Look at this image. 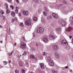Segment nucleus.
<instances>
[{"label": "nucleus", "instance_id": "1", "mask_svg": "<svg viewBox=\"0 0 73 73\" xmlns=\"http://www.w3.org/2000/svg\"><path fill=\"white\" fill-rule=\"evenodd\" d=\"M35 30L37 32L40 34H43L44 32V29L41 27H38Z\"/></svg>", "mask_w": 73, "mask_h": 73}, {"label": "nucleus", "instance_id": "2", "mask_svg": "<svg viewBox=\"0 0 73 73\" xmlns=\"http://www.w3.org/2000/svg\"><path fill=\"white\" fill-rule=\"evenodd\" d=\"M47 61L51 66H54L53 61L51 59L50 57H49L48 58Z\"/></svg>", "mask_w": 73, "mask_h": 73}, {"label": "nucleus", "instance_id": "3", "mask_svg": "<svg viewBox=\"0 0 73 73\" xmlns=\"http://www.w3.org/2000/svg\"><path fill=\"white\" fill-rule=\"evenodd\" d=\"M21 48L23 49H24L26 48V44L25 43L23 42H21L20 44Z\"/></svg>", "mask_w": 73, "mask_h": 73}, {"label": "nucleus", "instance_id": "4", "mask_svg": "<svg viewBox=\"0 0 73 73\" xmlns=\"http://www.w3.org/2000/svg\"><path fill=\"white\" fill-rule=\"evenodd\" d=\"M31 20L29 19L28 20H26L25 21V24L27 25H31L32 24L31 23Z\"/></svg>", "mask_w": 73, "mask_h": 73}, {"label": "nucleus", "instance_id": "5", "mask_svg": "<svg viewBox=\"0 0 73 73\" xmlns=\"http://www.w3.org/2000/svg\"><path fill=\"white\" fill-rule=\"evenodd\" d=\"M58 49V46L56 45H55L53 46V50L54 51H56Z\"/></svg>", "mask_w": 73, "mask_h": 73}, {"label": "nucleus", "instance_id": "6", "mask_svg": "<svg viewBox=\"0 0 73 73\" xmlns=\"http://www.w3.org/2000/svg\"><path fill=\"white\" fill-rule=\"evenodd\" d=\"M61 44H65V45H68L67 41L65 40H62L61 42Z\"/></svg>", "mask_w": 73, "mask_h": 73}, {"label": "nucleus", "instance_id": "7", "mask_svg": "<svg viewBox=\"0 0 73 73\" xmlns=\"http://www.w3.org/2000/svg\"><path fill=\"white\" fill-rule=\"evenodd\" d=\"M23 14L25 16H28V11L24 10L23 11Z\"/></svg>", "mask_w": 73, "mask_h": 73}, {"label": "nucleus", "instance_id": "8", "mask_svg": "<svg viewBox=\"0 0 73 73\" xmlns=\"http://www.w3.org/2000/svg\"><path fill=\"white\" fill-rule=\"evenodd\" d=\"M54 55L55 57H56V58H60L59 55L58 54V53L56 52H55Z\"/></svg>", "mask_w": 73, "mask_h": 73}, {"label": "nucleus", "instance_id": "9", "mask_svg": "<svg viewBox=\"0 0 73 73\" xmlns=\"http://www.w3.org/2000/svg\"><path fill=\"white\" fill-rule=\"evenodd\" d=\"M52 15L53 16V17L55 19H57L58 16L57 15H56L54 13H52Z\"/></svg>", "mask_w": 73, "mask_h": 73}, {"label": "nucleus", "instance_id": "10", "mask_svg": "<svg viewBox=\"0 0 73 73\" xmlns=\"http://www.w3.org/2000/svg\"><path fill=\"white\" fill-rule=\"evenodd\" d=\"M61 24H62L63 27H65V25L66 24V22L64 21H62L61 22Z\"/></svg>", "mask_w": 73, "mask_h": 73}, {"label": "nucleus", "instance_id": "11", "mask_svg": "<svg viewBox=\"0 0 73 73\" xmlns=\"http://www.w3.org/2000/svg\"><path fill=\"white\" fill-rule=\"evenodd\" d=\"M43 40L44 42H46L48 41V38H47L44 37L43 38Z\"/></svg>", "mask_w": 73, "mask_h": 73}, {"label": "nucleus", "instance_id": "12", "mask_svg": "<svg viewBox=\"0 0 73 73\" xmlns=\"http://www.w3.org/2000/svg\"><path fill=\"white\" fill-rule=\"evenodd\" d=\"M11 15H12V16H13V17H15V13L14 12L12 11L11 12Z\"/></svg>", "mask_w": 73, "mask_h": 73}, {"label": "nucleus", "instance_id": "13", "mask_svg": "<svg viewBox=\"0 0 73 73\" xmlns=\"http://www.w3.org/2000/svg\"><path fill=\"white\" fill-rule=\"evenodd\" d=\"M19 8L18 7H16L15 11L16 13H18V10H19Z\"/></svg>", "mask_w": 73, "mask_h": 73}, {"label": "nucleus", "instance_id": "14", "mask_svg": "<svg viewBox=\"0 0 73 73\" xmlns=\"http://www.w3.org/2000/svg\"><path fill=\"white\" fill-rule=\"evenodd\" d=\"M40 66L42 69H44V64H43L40 63Z\"/></svg>", "mask_w": 73, "mask_h": 73}, {"label": "nucleus", "instance_id": "15", "mask_svg": "<svg viewBox=\"0 0 73 73\" xmlns=\"http://www.w3.org/2000/svg\"><path fill=\"white\" fill-rule=\"evenodd\" d=\"M72 28L71 27H69L67 30V31H71V30H72Z\"/></svg>", "mask_w": 73, "mask_h": 73}, {"label": "nucleus", "instance_id": "16", "mask_svg": "<svg viewBox=\"0 0 73 73\" xmlns=\"http://www.w3.org/2000/svg\"><path fill=\"white\" fill-rule=\"evenodd\" d=\"M16 19H17V18L16 17H15L14 19H13L11 21L12 23H13V22H14L15 20H16Z\"/></svg>", "mask_w": 73, "mask_h": 73}, {"label": "nucleus", "instance_id": "17", "mask_svg": "<svg viewBox=\"0 0 73 73\" xmlns=\"http://www.w3.org/2000/svg\"><path fill=\"white\" fill-rule=\"evenodd\" d=\"M61 29L60 27H59L58 28L56 29V30L58 31H61Z\"/></svg>", "mask_w": 73, "mask_h": 73}, {"label": "nucleus", "instance_id": "18", "mask_svg": "<svg viewBox=\"0 0 73 73\" xmlns=\"http://www.w3.org/2000/svg\"><path fill=\"white\" fill-rule=\"evenodd\" d=\"M12 53H13V50L12 52H9V56H11L12 54Z\"/></svg>", "mask_w": 73, "mask_h": 73}, {"label": "nucleus", "instance_id": "19", "mask_svg": "<svg viewBox=\"0 0 73 73\" xmlns=\"http://www.w3.org/2000/svg\"><path fill=\"white\" fill-rule=\"evenodd\" d=\"M33 21H37V18L36 17H34L33 19Z\"/></svg>", "mask_w": 73, "mask_h": 73}, {"label": "nucleus", "instance_id": "20", "mask_svg": "<svg viewBox=\"0 0 73 73\" xmlns=\"http://www.w3.org/2000/svg\"><path fill=\"white\" fill-rule=\"evenodd\" d=\"M50 37H51L53 39H55V37L54 36H53L52 35H50Z\"/></svg>", "mask_w": 73, "mask_h": 73}, {"label": "nucleus", "instance_id": "21", "mask_svg": "<svg viewBox=\"0 0 73 73\" xmlns=\"http://www.w3.org/2000/svg\"><path fill=\"white\" fill-rule=\"evenodd\" d=\"M16 56L17 57H18V58H20L21 56V55H17Z\"/></svg>", "mask_w": 73, "mask_h": 73}, {"label": "nucleus", "instance_id": "22", "mask_svg": "<svg viewBox=\"0 0 73 73\" xmlns=\"http://www.w3.org/2000/svg\"><path fill=\"white\" fill-rule=\"evenodd\" d=\"M2 17H3V20H4V21H5L6 19V18H5V16L3 15L2 16Z\"/></svg>", "mask_w": 73, "mask_h": 73}, {"label": "nucleus", "instance_id": "23", "mask_svg": "<svg viewBox=\"0 0 73 73\" xmlns=\"http://www.w3.org/2000/svg\"><path fill=\"white\" fill-rule=\"evenodd\" d=\"M30 58H35V56L32 55L30 56Z\"/></svg>", "mask_w": 73, "mask_h": 73}, {"label": "nucleus", "instance_id": "24", "mask_svg": "<svg viewBox=\"0 0 73 73\" xmlns=\"http://www.w3.org/2000/svg\"><path fill=\"white\" fill-rule=\"evenodd\" d=\"M5 5L6 6V10L8 9V5H7V4L5 3Z\"/></svg>", "mask_w": 73, "mask_h": 73}, {"label": "nucleus", "instance_id": "25", "mask_svg": "<svg viewBox=\"0 0 73 73\" xmlns=\"http://www.w3.org/2000/svg\"><path fill=\"white\" fill-rule=\"evenodd\" d=\"M21 72L22 73H25V71L24 69H22L21 70Z\"/></svg>", "mask_w": 73, "mask_h": 73}, {"label": "nucleus", "instance_id": "26", "mask_svg": "<svg viewBox=\"0 0 73 73\" xmlns=\"http://www.w3.org/2000/svg\"><path fill=\"white\" fill-rule=\"evenodd\" d=\"M20 26H21V27H23L24 26V24H23V23H20Z\"/></svg>", "mask_w": 73, "mask_h": 73}, {"label": "nucleus", "instance_id": "27", "mask_svg": "<svg viewBox=\"0 0 73 73\" xmlns=\"http://www.w3.org/2000/svg\"><path fill=\"white\" fill-rule=\"evenodd\" d=\"M19 65L20 66H23V63H22V62H20Z\"/></svg>", "mask_w": 73, "mask_h": 73}, {"label": "nucleus", "instance_id": "28", "mask_svg": "<svg viewBox=\"0 0 73 73\" xmlns=\"http://www.w3.org/2000/svg\"><path fill=\"white\" fill-rule=\"evenodd\" d=\"M52 73H56L57 72V71H56L54 70H52Z\"/></svg>", "mask_w": 73, "mask_h": 73}, {"label": "nucleus", "instance_id": "29", "mask_svg": "<svg viewBox=\"0 0 73 73\" xmlns=\"http://www.w3.org/2000/svg\"><path fill=\"white\" fill-rule=\"evenodd\" d=\"M69 49H70V47L68 46H67L66 47V49L67 50H69Z\"/></svg>", "mask_w": 73, "mask_h": 73}, {"label": "nucleus", "instance_id": "30", "mask_svg": "<svg viewBox=\"0 0 73 73\" xmlns=\"http://www.w3.org/2000/svg\"><path fill=\"white\" fill-rule=\"evenodd\" d=\"M43 15H44V16H46V15H47L46 14V13L45 11H44L43 12Z\"/></svg>", "mask_w": 73, "mask_h": 73}, {"label": "nucleus", "instance_id": "31", "mask_svg": "<svg viewBox=\"0 0 73 73\" xmlns=\"http://www.w3.org/2000/svg\"><path fill=\"white\" fill-rule=\"evenodd\" d=\"M0 13H2V15H3V14H4V11L2 10V11H0Z\"/></svg>", "mask_w": 73, "mask_h": 73}, {"label": "nucleus", "instance_id": "32", "mask_svg": "<svg viewBox=\"0 0 73 73\" xmlns=\"http://www.w3.org/2000/svg\"><path fill=\"white\" fill-rule=\"evenodd\" d=\"M35 1L36 4H38V0H35Z\"/></svg>", "mask_w": 73, "mask_h": 73}, {"label": "nucleus", "instance_id": "33", "mask_svg": "<svg viewBox=\"0 0 73 73\" xmlns=\"http://www.w3.org/2000/svg\"><path fill=\"white\" fill-rule=\"evenodd\" d=\"M10 8H11V9H13V8H14V7H13V5H11L10 6Z\"/></svg>", "mask_w": 73, "mask_h": 73}, {"label": "nucleus", "instance_id": "34", "mask_svg": "<svg viewBox=\"0 0 73 73\" xmlns=\"http://www.w3.org/2000/svg\"><path fill=\"white\" fill-rule=\"evenodd\" d=\"M41 21L42 22V23H45V20H41Z\"/></svg>", "mask_w": 73, "mask_h": 73}, {"label": "nucleus", "instance_id": "35", "mask_svg": "<svg viewBox=\"0 0 73 73\" xmlns=\"http://www.w3.org/2000/svg\"><path fill=\"white\" fill-rule=\"evenodd\" d=\"M15 72L16 73H19V71L18 70H16L15 71Z\"/></svg>", "mask_w": 73, "mask_h": 73}, {"label": "nucleus", "instance_id": "36", "mask_svg": "<svg viewBox=\"0 0 73 73\" xmlns=\"http://www.w3.org/2000/svg\"><path fill=\"white\" fill-rule=\"evenodd\" d=\"M9 10L8 9H7L6 11V13H9Z\"/></svg>", "mask_w": 73, "mask_h": 73}, {"label": "nucleus", "instance_id": "37", "mask_svg": "<svg viewBox=\"0 0 73 73\" xmlns=\"http://www.w3.org/2000/svg\"><path fill=\"white\" fill-rule=\"evenodd\" d=\"M27 54V52L26 51L24 52L23 54L24 55H26Z\"/></svg>", "mask_w": 73, "mask_h": 73}, {"label": "nucleus", "instance_id": "38", "mask_svg": "<svg viewBox=\"0 0 73 73\" xmlns=\"http://www.w3.org/2000/svg\"><path fill=\"white\" fill-rule=\"evenodd\" d=\"M8 2H9V3H11L12 2V0H7Z\"/></svg>", "mask_w": 73, "mask_h": 73}, {"label": "nucleus", "instance_id": "39", "mask_svg": "<svg viewBox=\"0 0 73 73\" xmlns=\"http://www.w3.org/2000/svg\"><path fill=\"white\" fill-rule=\"evenodd\" d=\"M32 50H33V51H35V48L33 47H32L31 48Z\"/></svg>", "mask_w": 73, "mask_h": 73}, {"label": "nucleus", "instance_id": "40", "mask_svg": "<svg viewBox=\"0 0 73 73\" xmlns=\"http://www.w3.org/2000/svg\"><path fill=\"white\" fill-rule=\"evenodd\" d=\"M44 9L45 10H46V12H48V9H46V7H45L44 8Z\"/></svg>", "mask_w": 73, "mask_h": 73}, {"label": "nucleus", "instance_id": "41", "mask_svg": "<svg viewBox=\"0 0 73 73\" xmlns=\"http://www.w3.org/2000/svg\"><path fill=\"white\" fill-rule=\"evenodd\" d=\"M63 3H64L65 4H66L67 3V2L66 1H63Z\"/></svg>", "mask_w": 73, "mask_h": 73}, {"label": "nucleus", "instance_id": "42", "mask_svg": "<svg viewBox=\"0 0 73 73\" xmlns=\"http://www.w3.org/2000/svg\"><path fill=\"white\" fill-rule=\"evenodd\" d=\"M19 16L20 17H21V14L20 13H19Z\"/></svg>", "mask_w": 73, "mask_h": 73}, {"label": "nucleus", "instance_id": "43", "mask_svg": "<svg viewBox=\"0 0 73 73\" xmlns=\"http://www.w3.org/2000/svg\"><path fill=\"white\" fill-rule=\"evenodd\" d=\"M26 65H28V61H26Z\"/></svg>", "mask_w": 73, "mask_h": 73}, {"label": "nucleus", "instance_id": "44", "mask_svg": "<svg viewBox=\"0 0 73 73\" xmlns=\"http://www.w3.org/2000/svg\"><path fill=\"white\" fill-rule=\"evenodd\" d=\"M43 55H44V56H45V55H46V54H45V52H44L43 53Z\"/></svg>", "mask_w": 73, "mask_h": 73}, {"label": "nucleus", "instance_id": "45", "mask_svg": "<svg viewBox=\"0 0 73 73\" xmlns=\"http://www.w3.org/2000/svg\"><path fill=\"white\" fill-rule=\"evenodd\" d=\"M62 6V5L60 4V5H59L58 6H57L56 7H61Z\"/></svg>", "mask_w": 73, "mask_h": 73}, {"label": "nucleus", "instance_id": "46", "mask_svg": "<svg viewBox=\"0 0 73 73\" xmlns=\"http://www.w3.org/2000/svg\"><path fill=\"white\" fill-rule=\"evenodd\" d=\"M23 39L24 41H26V40H25V37H23Z\"/></svg>", "mask_w": 73, "mask_h": 73}, {"label": "nucleus", "instance_id": "47", "mask_svg": "<svg viewBox=\"0 0 73 73\" xmlns=\"http://www.w3.org/2000/svg\"><path fill=\"white\" fill-rule=\"evenodd\" d=\"M28 0H23V1L24 2H27Z\"/></svg>", "mask_w": 73, "mask_h": 73}, {"label": "nucleus", "instance_id": "48", "mask_svg": "<svg viewBox=\"0 0 73 73\" xmlns=\"http://www.w3.org/2000/svg\"><path fill=\"white\" fill-rule=\"evenodd\" d=\"M49 17L50 19H52V16L51 15H50Z\"/></svg>", "mask_w": 73, "mask_h": 73}, {"label": "nucleus", "instance_id": "49", "mask_svg": "<svg viewBox=\"0 0 73 73\" xmlns=\"http://www.w3.org/2000/svg\"><path fill=\"white\" fill-rule=\"evenodd\" d=\"M47 19H48V20H49V19H50V18L49 17H47Z\"/></svg>", "mask_w": 73, "mask_h": 73}, {"label": "nucleus", "instance_id": "50", "mask_svg": "<svg viewBox=\"0 0 73 73\" xmlns=\"http://www.w3.org/2000/svg\"><path fill=\"white\" fill-rule=\"evenodd\" d=\"M36 46H38V44L36 43Z\"/></svg>", "mask_w": 73, "mask_h": 73}, {"label": "nucleus", "instance_id": "51", "mask_svg": "<svg viewBox=\"0 0 73 73\" xmlns=\"http://www.w3.org/2000/svg\"><path fill=\"white\" fill-rule=\"evenodd\" d=\"M69 37L70 38H72V36H69Z\"/></svg>", "mask_w": 73, "mask_h": 73}, {"label": "nucleus", "instance_id": "52", "mask_svg": "<svg viewBox=\"0 0 73 73\" xmlns=\"http://www.w3.org/2000/svg\"><path fill=\"white\" fill-rule=\"evenodd\" d=\"M35 60H36V61H38L37 58H35Z\"/></svg>", "mask_w": 73, "mask_h": 73}, {"label": "nucleus", "instance_id": "53", "mask_svg": "<svg viewBox=\"0 0 73 73\" xmlns=\"http://www.w3.org/2000/svg\"><path fill=\"white\" fill-rule=\"evenodd\" d=\"M38 11L39 12H41V10H40V9H39Z\"/></svg>", "mask_w": 73, "mask_h": 73}, {"label": "nucleus", "instance_id": "54", "mask_svg": "<svg viewBox=\"0 0 73 73\" xmlns=\"http://www.w3.org/2000/svg\"><path fill=\"white\" fill-rule=\"evenodd\" d=\"M16 1H17L18 3H19V0H16Z\"/></svg>", "mask_w": 73, "mask_h": 73}, {"label": "nucleus", "instance_id": "55", "mask_svg": "<svg viewBox=\"0 0 73 73\" xmlns=\"http://www.w3.org/2000/svg\"><path fill=\"white\" fill-rule=\"evenodd\" d=\"M65 69H68V67L67 66H66L65 67Z\"/></svg>", "mask_w": 73, "mask_h": 73}, {"label": "nucleus", "instance_id": "56", "mask_svg": "<svg viewBox=\"0 0 73 73\" xmlns=\"http://www.w3.org/2000/svg\"><path fill=\"white\" fill-rule=\"evenodd\" d=\"M2 42H3V41H2V40H1L0 41V43H2Z\"/></svg>", "mask_w": 73, "mask_h": 73}, {"label": "nucleus", "instance_id": "57", "mask_svg": "<svg viewBox=\"0 0 73 73\" xmlns=\"http://www.w3.org/2000/svg\"><path fill=\"white\" fill-rule=\"evenodd\" d=\"M16 44H17L16 43H15L14 44V45L16 46Z\"/></svg>", "mask_w": 73, "mask_h": 73}, {"label": "nucleus", "instance_id": "58", "mask_svg": "<svg viewBox=\"0 0 73 73\" xmlns=\"http://www.w3.org/2000/svg\"><path fill=\"white\" fill-rule=\"evenodd\" d=\"M2 16H1V15H0V17H1Z\"/></svg>", "mask_w": 73, "mask_h": 73}, {"label": "nucleus", "instance_id": "59", "mask_svg": "<svg viewBox=\"0 0 73 73\" xmlns=\"http://www.w3.org/2000/svg\"><path fill=\"white\" fill-rule=\"evenodd\" d=\"M9 63H11V60L9 61Z\"/></svg>", "mask_w": 73, "mask_h": 73}, {"label": "nucleus", "instance_id": "60", "mask_svg": "<svg viewBox=\"0 0 73 73\" xmlns=\"http://www.w3.org/2000/svg\"><path fill=\"white\" fill-rule=\"evenodd\" d=\"M72 42L73 43V39L72 40Z\"/></svg>", "mask_w": 73, "mask_h": 73}, {"label": "nucleus", "instance_id": "61", "mask_svg": "<svg viewBox=\"0 0 73 73\" xmlns=\"http://www.w3.org/2000/svg\"><path fill=\"white\" fill-rule=\"evenodd\" d=\"M62 69H63V70H64V68H62Z\"/></svg>", "mask_w": 73, "mask_h": 73}, {"label": "nucleus", "instance_id": "62", "mask_svg": "<svg viewBox=\"0 0 73 73\" xmlns=\"http://www.w3.org/2000/svg\"><path fill=\"white\" fill-rule=\"evenodd\" d=\"M70 72H72V70H70Z\"/></svg>", "mask_w": 73, "mask_h": 73}, {"label": "nucleus", "instance_id": "63", "mask_svg": "<svg viewBox=\"0 0 73 73\" xmlns=\"http://www.w3.org/2000/svg\"><path fill=\"white\" fill-rule=\"evenodd\" d=\"M72 19H73V17H72Z\"/></svg>", "mask_w": 73, "mask_h": 73}, {"label": "nucleus", "instance_id": "64", "mask_svg": "<svg viewBox=\"0 0 73 73\" xmlns=\"http://www.w3.org/2000/svg\"><path fill=\"white\" fill-rule=\"evenodd\" d=\"M72 23H73V21H72Z\"/></svg>", "mask_w": 73, "mask_h": 73}]
</instances>
